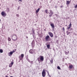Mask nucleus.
<instances>
[{
    "label": "nucleus",
    "instance_id": "72a5a7b5",
    "mask_svg": "<svg viewBox=\"0 0 77 77\" xmlns=\"http://www.w3.org/2000/svg\"><path fill=\"white\" fill-rule=\"evenodd\" d=\"M19 1H20V2H21V1H22V0H19Z\"/></svg>",
    "mask_w": 77,
    "mask_h": 77
},
{
    "label": "nucleus",
    "instance_id": "aec40b11",
    "mask_svg": "<svg viewBox=\"0 0 77 77\" xmlns=\"http://www.w3.org/2000/svg\"><path fill=\"white\" fill-rule=\"evenodd\" d=\"M45 12L46 14H48V10L46 9L45 10Z\"/></svg>",
    "mask_w": 77,
    "mask_h": 77
},
{
    "label": "nucleus",
    "instance_id": "4468645a",
    "mask_svg": "<svg viewBox=\"0 0 77 77\" xmlns=\"http://www.w3.org/2000/svg\"><path fill=\"white\" fill-rule=\"evenodd\" d=\"M49 12L50 13H48L49 14H53V12L51 10H49Z\"/></svg>",
    "mask_w": 77,
    "mask_h": 77
},
{
    "label": "nucleus",
    "instance_id": "9d476101",
    "mask_svg": "<svg viewBox=\"0 0 77 77\" xmlns=\"http://www.w3.org/2000/svg\"><path fill=\"white\" fill-rule=\"evenodd\" d=\"M48 34H49L50 36L51 37V38H52L53 36V33L50 32H48Z\"/></svg>",
    "mask_w": 77,
    "mask_h": 77
},
{
    "label": "nucleus",
    "instance_id": "7c9ffc66",
    "mask_svg": "<svg viewBox=\"0 0 77 77\" xmlns=\"http://www.w3.org/2000/svg\"><path fill=\"white\" fill-rule=\"evenodd\" d=\"M47 73H48V74L49 75V72H48V71L47 72Z\"/></svg>",
    "mask_w": 77,
    "mask_h": 77
},
{
    "label": "nucleus",
    "instance_id": "a878e982",
    "mask_svg": "<svg viewBox=\"0 0 77 77\" xmlns=\"http://www.w3.org/2000/svg\"><path fill=\"white\" fill-rule=\"evenodd\" d=\"M63 32H65V28H64V27H63Z\"/></svg>",
    "mask_w": 77,
    "mask_h": 77
},
{
    "label": "nucleus",
    "instance_id": "6ab92c4d",
    "mask_svg": "<svg viewBox=\"0 0 77 77\" xmlns=\"http://www.w3.org/2000/svg\"><path fill=\"white\" fill-rule=\"evenodd\" d=\"M69 31H66V33H67V35H69V34H70V33H71V32H69Z\"/></svg>",
    "mask_w": 77,
    "mask_h": 77
},
{
    "label": "nucleus",
    "instance_id": "0eeeda50",
    "mask_svg": "<svg viewBox=\"0 0 77 77\" xmlns=\"http://www.w3.org/2000/svg\"><path fill=\"white\" fill-rule=\"evenodd\" d=\"M74 66H73V65H69V70H70V69H74Z\"/></svg>",
    "mask_w": 77,
    "mask_h": 77
},
{
    "label": "nucleus",
    "instance_id": "f8f14e48",
    "mask_svg": "<svg viewBox=\"0 0 77 77\" xmlns=\"http://www.w3.org/2000/svg\"><path fill=\"white\" fill-rule=\"evenodd\" d=\"M50 26L52 27V29H54V23H52L50 24Z\"/></svg>",
    "mask_w": 77,
    "mask_h": 77
},
{
    "label": "nucleus",
    "instance_id": "bb28decb",
    "mask_svg": "<svg viewBox=\"0 0 77 77\" xmlns=\"http://www.w3.org/2000/svg\"><path fill=\"white\" fill-rule=\"evenodd\" d=\"M74 8H77V4L76 5L74 6Z\"/></svg>",
    "mask_w": 77,
    "mask_h": 77
},
{
    "label": "nucleus",
    "instance_id": "f03ea898",
    "mask_svg": "<svg viewBox=\"0 0 77 77\" xmlns=\"http://www.w3.org/2000/svg\"><path fill=\"white\" fill-rule=\"evenodd\" d=\"M11 37H12V39L15 41L17 39V36L15 35H13L12 36H11Z\"/></svg>",
    "mask_w": 77,
    "mask_h": 77
},
{
    "label": "nucleus",
    "instance_id": "ea45409f",
    "mask_svg": "<svg viewBox=\"0 0 77 77\" xmlns=\"http://www.w3.org/2000/svg\"><path fill=\"white\" fill-rule=\"evenodd\" d=\"M2 77H4L3 76Z\"/></svg>",
    "mask_w": 77,
    "mask_h": 77
},
{
    "label": "nucleus",
    "instance_id": "f257e3e1",
    "mask_svg": "<svg viewBox=\"0 0 77 77\" xmlns=\"http://www.w3.org/2000/svg\"><path fill=\"white\" fill-rule=\"evenodd\" d=\"M44 59V56H40L37 59L38 62H43Z\"/></svg>",
    "mask_w": 77,
    "mask_h": 77
},
{
    "label": "nucleus",
    "instance_id": "4be33fe9",
    "mask_svg": "<svg viewBox=\"0 0 77 77\" xmlns=\"http://www.w3.org/2000/svg\"><path fill=\"white\" fill-rule=\"evenodd\" d=\"M3 52V50L2 49H0V53H2Z\"/></svg>",
    "mask_w": 77,
    "mask_h": 77
},
{
    "label": "nucleus",
    "instance_id": "f704fd0d",
    "mask_svg": "<svg viewBox=\"0 0 77 77\" xmlns=\"http://www.w3.org/2000/svg\"><path fill=\"white\" fill-rule=\"evenodd\" d=\"M26 38H27H27H28V37L26 36Z\"/></svg>",
    "mask_w": 77,
    "mask_h": 77
},
{
    "label": "nucleus",
    "instance_id": "2eb2a0df",
    "mask_svg": "<svg viewBox=\"0 0 77 77\" xmlns=\"http://www.w3.org/2000/svg\"><path fill=\"white\" fill-rule=\"evenodd\" d=\"M47 47L48 49H50V45H47Z\"/></svg>",
    "mask_w": 77,
    "mask_h": 77
},
{
    "label": "nucleus",
    "instance_id": "c9c22d12",
    "mask_svg": "<svg viewBox=\"0 0 77 77\" xmlns=\"http://www.w3.org/2000/svg\"><path fill=\"white\" fill-rule=\"evenodd\" d=\"M1 21V20L0 19V22Z\"/></svg>",
    "mask_w": 77,
    "mask_h": 77
},
{
    "label": "nucleus",
    "instance_id": "1a4fd4ad",
    "mask_svg": "<svg viewBox=\"0 0 77 77\" xmlns=\"http://www.w3.org/2000/svg\"><path fill=\"white\" fill-rule=\"evenodd\" d=\"M72 26V24H71V22H70V24L69 25V27H68V26H67L68 27V28H67V30L71 28Z\"/></svg>",
    "mask_w": 77,
    "mask_h": 77
},
{
    "label": "nucleus",
    "instance_id": "58836bf2",
    "mask_svg": "<svg viewBox=\"0 0 77 77\" xmlns=\"http://www.w3.org/2000/svg\"><path fill=\"white\" fill-rule=\"evenodd\" d=\"M14 23H15V22H14Z\"/></svg>",
    "mask_w": 77,
    "mask_h": 77
},
{
    "label": "nucleus",
    "instance_id": "4c0bfd02",
    "mask_svg": "<svg viewBox=\"0 0 77 77\" xmlns=\"http://www.w3.org/2000/svg\"><path fill=\"white\" fill-rule=\"evenodd\" d=\"M0 6H1V5L0 4Z\"/></svg>",
    "mask_w": 77,
    "mask_h": 77
},
{
    "label": "nucleus",
    "instance_id": "ddd939ff",
    "mask_svg": "<svg viewBox=\"0 0 77 77\" xmlns=\"http://www.w3.org/2000/svg\"><path fill=\"white\" fill-rule=\"evenodd\" d=\"M13 64H14V62H12L11 63H10L9 65V67H12V65H13Z\"/></svg>",
    "mask_w": 77,
    "mask_h": 77
},
{
    "label": "nucleus",
    "instance_id": "dca6fc26",
    "mask_svg": "<svg viewBox=\"0 0 77 77\" xmlns=\"http://www.w3.org/2000/svg\"><path fill=\"white\" fill-rule=\"evenodd\" d=\"M39 10H40V8H38L37 9V10L35 11V12L36 14H37V13H38L39 11Z\"/></svg>",
    "mask_w": 77,
    "mask_h": 77
},
{
    "label": "nucleus",
    "instance_id": "412c9836",
    "mask_svg": "<svg viewBox=\"0 0 77 77\" xmlns=\"http://www.w3.org/2000/svg\"><path fill=\"white\" fill-rule=\"evenodd\" d=\"M32 48H34V47H35V44L34 43H32Z\"/></svg>",
    "mask_w": 77,
    "mask_h": 77
},
{
    "label": "nucleus",
    "instance_id": "f3484780",
    "mask_svg": "<svg viewBox=\"0 0 77 77\" xmlns=\"http://www.w3.org/2000/svg\"><path fill=\"white\" fill-rule=\"evenodd\" d=\"M32 34H33V35H35V30H34V29H32Z\"/></svg>",
    "mask_w": 77,
    "mask_h": 77
},
{
    "label": "nucleus",
    "instance_id": "20e7f679",
    "mask_svg": "<svg viewBox=\"0 0 77 77\" xmlns=\"http://www.w3.org/2000/svg\"><path fill=\"white\" fill-rule=\"evenodd\" d=\"M42 76L43 77H45L46 75V73H45V70L44 69L42 72Z\"/></svg>",
    "mask_w": 77,
    "mask_h": 77
},
{
    "label": "nucleus",
    "instance_id": "c85d7f7f",
    "mask_svg": "<svg viewBox=\"0 0 77 77\" xmlns=\"http://www.w3.org/2000/svg\"><path fill=\"white\" fill-rule=\"evenodd\" d=\"M16 16H17V17H19V14H17L16 15Z\"/></svg>",
    "mask_w": 77,
    "mask_h": 77
},
{
    "label": "nucleus",
    "instance_id": "7ed1b4c3",
    "mask_svg": "<svg viewBox=\"0 0 77 77\" xmlns=\"http://www.w3.org/2000/svg\"><path fill=\"white\" fill-rule=\"evenodd\" d=\"M45 39L46 41H50V37L49 35H47L45 38Z\"/></svg>",
    "mask_w": 77,
    "mask_h": 77
},
{
    "label": "nucleus",
    "instance_id": "b1692460",
    "mask_svg": "<svg viewBox=\"0 0 77 77\" xmlns=\"http://www.w3.org/2000/svg\"><path fill=\"white\" fill-rule=\"evenodd\" d=\"M57 68L58 69H60V67H59V66H58L57 67Z\"/></svg>",
    "mask_w": 77,
    "mask_h": 77
},
{
    "label": "nucleus",
    "instance_id": "423d86ee",
    "mask_svg": "<svg viewBox=\"0 0 77 77\" xmlns=\"http://www.w3.org/2000/svg\"><path fill=\"white\" fill-rule=\"evenodd\" d=\"M24 54H21L20 56H19V58L20 59V60H22L24 57Z\"/></svg>",
    "mask_w": 77,
    "mask_h": 77
},
{
    "label": "nucleus",
    "instance_id": "2f4dec72",
    "mask_svg": "<svg viewBox=\"0 0 77 77\" xmlns=\"http://www.w3.org/2000/svg\"><path fill=\"white\" fill-rule=\"evenodd\" d=\"M60 8H63V6H61L60 7Z\"/></svg>",
    "mask_w": 77,
    "mask_h": 77
},
{
    "label": "nucleus",
    "instance_id": "473e14b6",
    "mask_svg": "<svg viewBox=\"0 0 77 77\" xmlns=\"http://www.w3.org/2000/svg\"><path fill=\"white\" fill-rule=\"evenodd\" d=\"M5 77H8V75H6V76H5Z\"/></svg>",
    "mask_w": 77,
    "mask_h": 77
},
{
    "label": "nucleus",
    "instance_id": "cd10ccee",
    "mask_svg": "<svg viewBox=\"0 0 77 77\" xmlns=\"http://www.w3.org/2000/svg\"><path fill=\"white\" fill-rule=\"evenodd\" d=\"M20 6H19V7H18L17 10H19V9H20Z\"/></svg>",
    "mask_w": 77,
    "mask_h": 77
},
{
    "label": "nucleus",
    "instance_id": "e433bc0d",
    "mask_svg": "<svg viewBox=\"0 0 77 77\" xmlns=\"http://www.w3.org/2000/svg\"><path fill=\"white\" fill-rule=\"evenodd\" d=\"M66 26H67V25H66Z\"/></svg>",
    "mask_w": 77,
    "mask_h": 77
},
{
    "label": "nucleus",
    "instance_id": "a211bd4d",
    "mask_svg": "<svg viewBox=\"0 0 77 77\" xmlns=\"http://www.w3.org/2000/svg\"><path fill=\"white\" fill-rule=\"evenodd\" d=\"M66 5H68L70 4V1H66Z\"/></svg>",
    "mask_w": 77,
    "mask_h": 77
},
{
    "label": "nucleus",
    "instance_id": "39448f33",
    "mask_svg": "<svg viewBox=\"0 0 77 77\" xmlns=\"http://www.w3.org/2000/svg\"><path fill=\"white\" fill-rule=\"evenodd\" d=\"M14 50H15V51L13 50L12 52H11L10 53H8V56H10V55H12V54H13V53H15V51H17V49H15Z\"/></svg>",
    "mask_w": 77,
    "mask_h": 77
},
{
    "label": "nucleus",
    "instance_id": "9b49d317",
    "mask_svg": "<svg viewBox=\"0 0 77 77\" xmlns=\"http://www.w3.org/2000/svg\"><path fill=\"white\" fill-rule=\"evenodd\" d=\"M33 52H34V51L33 49H31L29 51V52L31 54H33Z\"/></svg>",
    "mask_w": 77,
    "mask_h": 77
},
{
    "label": "nucleus",
    "instance_id": "c756f323",
    "mask_svg": "<svg viewBox=\"0 0 77 77\" xmlns=\"http://www.w3.org/2000/svg\"><path fill=\"white\" fill-rule=\"evenodd\" d=\"M51 63H53V60H51Z\"/></svg>",
    "mask_w": 77,
    "mask_h": 77
},
{
    "label": "nucleus",
    "instance_id": "6e6552de",
    "mask_svg": "<svg viewBox=\"0 0 77 77\" xmlns=\"http://www.w3.org/2000/svg\"><path fill=\"white\" fill-rule=\"evenodd\" d=\"M1 14L2 16H3V17H5V16H6V14L3 11H2V12Z\"/></svg>",
    "mask_w": 77,
    "mask_h": 77
},
{
    "label": "nucleus",
    "instance_id": "393cba45",
    "mask_svg": "<svg viewBox=\"0 0 77 77\" xmlns=\"http://www.w3.org/2000/svg\"><path fill=\"white\" fill-rule=\"evenodd\" d=\"M52 15H53V14H50L49 15V16L50 17H51L52 16Z\"/></svg>",
    "mask_w": 77,
    "mask_h": 77
},
{
    "label": "nucleus",
    "instance_id": "5701e85b",
    "mask_svg": "<svg viewBox=\"0 0 77 77\" xmlns=\"http://www.w3.org/2000/svg\"><path fill=\"white\" fill-rule=\"evenodd\" d=\"M8 41H11V39L10 37H9L8 38Z\"/></svg>",
    "mask_w": 77,
    "mask_h": 77
}]
</instances>
